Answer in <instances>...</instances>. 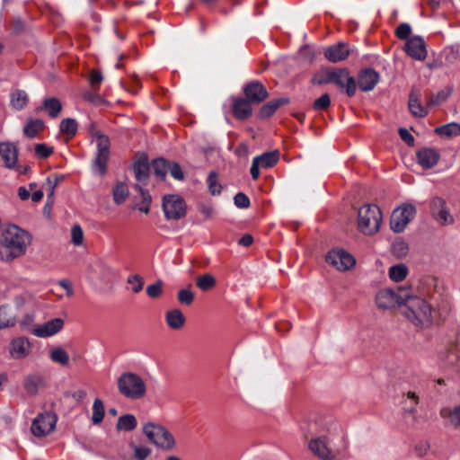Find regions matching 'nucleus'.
Returning <instances> with one entry per match:
<instances>
[{
    "label": "nucleus",
    "instance_id": "nucleus-1",
    "mask_svg": "<svg viewBox=\"0 0 460 460\" xmlns=\"http://www.w3.org/2000/svg\"><path fill=\"white\" fill-rule=\"evenodd\" d=\"M312 436L308 442L311 452L322 460L334 458L331 443L336 438H344L345 434L341 423L332 416L321 417L310 424Z\"/></svg>",
    "mask_w": 460,
    "mask_h": 460
},
{
    "label": "nucleus",
    "instance_id": "nucleus-2",
    "mask_svg": "<svg viewBox=\"0 0 460 460\" xmlns=\"http://www.w3.org/2000/svg\"><path fill=\"white\" fill-rule=\"evenodd\" d=\"M31 235L15 225L5 226L0 236V261L11 262L26 253Z\"/></svg>",
    "mask_w": 460,
    "mask_h": 460
},
{
    "label": "nucleus",
    "instance_id": "nucleus-3",
    "mask_svg": "<svg viewBox=\"0 0 460 460\" xmlns=\"http://www.w3.org/2000/svg\"><path fill=\"white\" fill-rule=\"evenodd\" d=\"M401 311L416 326L426 327L432 323L431 305L421 297L405 296Z\"/></svg>",
    "mask_w": 460,
    "mask_h": 460
},
{
    "label": "nucleus",
    "instance_id": "nucleus-4",
    "mask_svg": "<svg viewBox=\"0 0 460 460\" xmlns=\"http://www.w3.org/2000/svg\"><path fill=\"white\" fill-rule=\"evenodd\" d=\"M120 394L130 400H138L146 394V384L144 379L133 372H124L117 381Z\"/></svg>",
    "mask_w": 460,
    "mask_h": 460
},
{
    "label": "nucleus",
    "instance_id": "nucleus-5",
    "mask_svg": "<svg viewBox=\"0 0 460 460\" xmlns=\"http://www.w3.org/2000/svg\"><path fill=\"white\" fill-rule=\"evenodd\" d=\"M382 223V212L375 204H366L358 210V225L359 230L367 235L377 233Z\"/></svg>",
    "mask_w": 460,
    "mask_h": 460
},
{
    "label": "nucleus",
    "instance_id": "nucleus-6",
    "mask_svg": "<svg viewBox=\"0 0 460 460\" xmlns=\"http://www.w3.org/2000/svg\"><path fill=\"white\" fill-rule=\"evenodd\" d=\"M142 430L148 440L159 448L171 450L175 446L173 436L161 424L146 422L143 425Z\"/></svg>",
    "mask_w": 460,
    "mask_h": 460
},
{
    "label": "nucleus",
    "instance_id": "nucleus-7",
    "mask_svg": "<svg viewBox=\"0 0 460 460\" xmlns=\"http://www.w3.org/2000/svg\"><path fill=\"white\" fill-rule=\"evenodd\" d=\"M97 153L92 164V170L94 173L104 175L107 172V163L110 158V139L107 136L97 134Z\"/></svg>",
    "mask_w": 460,
    "mask_h": 460
},
{
    "label": "nucleus",
    "instance_id": "nucleus-8",
    "mask_svg": "<svg viewBox=\"0 0 460 460\" xmlns=\"http://www.w3.org/2000/svg\"><path fill=\"white\" fill-rule=\"evenodd\" d=\"M415 215L416 208L412 204L405 203L395 208L390 219L391 229L395 233H402Z\"/></svg>",
    "mask_w": 460,
    "mask_h": 460
},
{
    "label": "nucleus",
    "instance_id": "nucleus-9",
    "mask_svg": "<svg viewBox=\"0 0 460 460\" xmlns=\"http://www.w3.org/2000/svg\"><path fill=\"white\" fill-rule=\"evenodd\" d=\"M57 420L56 414L51 411L40 413L31 423V433L35 437H45L55 429Z\"/></svg>",
    "mask_w": 460,
    "mask_h": 460
},
{
    "label": "nucleus",
    "instance_id": "nucleus-10",
    "mask_svg": "<svg viewBox=\"0 0 460 460\" xmlns=\"http://www.w3.org/2000/svg\"><path fill=\"white\" fill-rule=\"evenodd\" d=\"M163 210L168 220H179L186 214V204L178 195H167L163 199Z\"/></svg>",
    "mask_w": 460,
    "mask_h": 460
},
{
    "label": "nucleus",
    "instance_id": "nucleus-11",
    "mask_svg": "<svg viewBox=\"0 0 460 460\" xmlns=\"http://www.w3.org/2000/svg\"><path fill=\"white\" fill-rule=\"evenodd\" d=\"M332 84L341 89H345L349 97H352L356 93L357 83L355 78L350 75L348 68H332Z\"/></svg>",
    "mask_w": 460,
    "mask_h": 460
},
{
    "label": "nucleus",
    "instance_id": "nucleus-12",
    "mask_svg": "<svg viewBox=\"0 0 460 460\" xmlns=\"http://www.w3.org/2000/svg\"><path fill=\"white\" fill-rule=\"evenodd\" d=\"M326 261L340 271H345L354 267V257L343 249H332L326 255Z\"/></svg>",
    "mask_w": 460,
    "mask_h": 460
},
{
    "label": "nucleus",
    "instance_id": "nucleus-13",
    "mask_svg": "<svg viewBox=\"0 0 460 460\" xmlns=\"http://www.w3.org/2000/svg\"><path fill=\"white\" fill-rule=\"evenodd\" d=\"M279 159L278 151L266 152L261 155H257L252 159L250 169L251 176L253 180L260 177V168L269 169L273 167Z\"/></svg>",
    "mask_w": 460,
    "mask_h": 460
},
{
    "label": "nucleus",
    "instance_id": "nucleus-14",
    "mask_svg": "<svg viewBox=\"0 0 460 460\" xmlns=\"http://www.w3.org/2000/svg\"><path fill=\"white\" fill-rule=\"evenodd\" d=\"M430 210L434 219L441 226L452 225L454 223V217L450 214L444 199L434 197L430 200Z\"/></svg>",
    "mask_w": 460,
    "mask_h": 460
},
{
    "label": "nucleus",
    "instance_id": "nucleus-15",
    "mask_svg": "<svg viewBox=\"0 0 460 460\" xmlns=\"http://www.w3.org/2000/svg\"><path fill=\"white\" fill-rule=\"evenodd\" d=\"M405 295L402 292H394L392 289H381L376 296V303L379 308L389 309L395 305L402 308Z\"/></svg>",
    "mask_w": 460,
    "mask_h": 460
},
{
    "label": "nucleus",
    "instance_id": "nucleus-16",
    "mask_svg": "<svg viewBox=\"0 0 460 460\" xmlns=\"http://www.w3.org/2000/svg\"><path fill=\"white\" fill-rule=\"evenodd\" d=\"M243 93L245 99L255 104L262 102L269 96L267 89L257 80L251 81L245 84Z\"/></svg>",
    "mask_w": 460,
    "mask_h": 460
},
{
    "label": "nucleus",
    "instance_id": "nucleus-17",
    "mask_svg": "<svg viewBox=\"0 0 460 460\" xmlns=\"http://www.w3.org/2000/svg\"><path fill=\"white\" fill-rule=\"evenodd\" d=\"M405 52L416 60H424L427 58V49L424 40L420 36L410 38L404 47Z\"/></svg>",
    "mask_w": 460,
    "mask_h": 460
},
{
    "label": "nucleus",
    "instance_id": "nucleus-18",
    "mask_svg": "<svg viewBox=\"0 0 460 460\" xmlns=\"http://www.w3.org/2000/svg\"><path fill=\"white\" fill-rule=\"evenodd\" d=\"M31 350V344L25 337H17L11 341L9 353L14 359L25 358Z\"/></svg>",
    "mask_w": 460,
    "mask_h": 460
},
{
    "label": "nucleus",
    "instance_id": "nucleus-19",
    "mask_svg": "<svg viewBox=\"0 0 460 460\" xmlns=\"http://www.w3.org/2000/svg\"><path fill=\"white\" fill-rule=\"evenodd\" d=\"M64 327V321L61 318H54L43 324L37 325L32 333L40 338H47L57 334Z\"/></svg>",
    "mask_w": 460,
    "mask_h": 460
},
{
    "label": "nucleus",
    "instance_id": "nucleus-20",
    "mask_svg": "<svg viewBox=\"0 0 460 460\" xmlns=\"http://www.w3.org/2000/svg\"><path fill=\"white\" fill-rule=\"evenodd\" d=\"M416 157L423 169H430L438 164L440 155L435 148L422 147L417 151Z\"/></svg>",
    "mask_w": 460,
    "mask_h": 460
},
{
    "label": "nucleus",
    "instance_id": "nucleus-21",
    "mask_svg": "<svg viewBox=\"0 0 460 460\" xmlns=\"http://www.w3.org/2000/svg\"><path fill=\"white\" fill-rule=\"evenodd\" d=\"M379 82V74L373 68L361 70L358 75V84L361 91H372Z\"/></svg>",
    "mask_w": 460,
    "mask_h": 460
},
{
    "label": "nucleus",
    "instance_id": "nucleus-22",
    "mask_svg": "<svg viewBox=\"0 0 460 460\" xmlns=\"http://www.w3.org/2000/svg\"><path fill=\"white\" fill-rule=\"evenodd\" d=\"M349 55V46L339 42L328 47L324 51V57L332 63H338L345 60Z\"/></svg>",
    "mask_w": 460,
    "mask_h": 460
},
{
    "label": "nucleus",
    "instance_id": "nucleus-23",
    "mask_svg": "<svg viewBox=\"0 0 460 460\" xmlns=\"http://www.w3.org/2000/svg\"><path fill=\"white\" fill-rule=\"evenodd\" d=\"M0 156L5 167L13 168L18 162L17 147L9 142L0 143Z\"/></svg>",
    "mask_w": 460,
    "mask_h": 460
},
{
    "label": "nucleus",
    "instance_id": "nucleus-24",
    "mask_svg": "<svg viewBox=\"0 0 460 460\" xmlns=\"http://www.w3.org/2000/svg\"><path fill=\"white\" fill-rule=\"evenodd\" d=\"M232 111L236 119L244 120L252 113V102L245 98H235L233 100Z\"/></svg>",
    "mask_w": 460,
    "mask_h": 460
},
{
    "label": "nucleus",
    "instance_id": "nucleus-25",
    "mask_svg": "<svg viewBox=\"0 0 460 460\" xmlns=\"http://www.w3.org/2000/svg\"><path fill=\"white\" fill-rule=\"evenodd\" d=\"M420 93L412 89L409 96V109L414 117L423 118L428 115V105L425 107L420 102Z\"/></svg>",
    "mask_w": 460,
    "mask_h": 460
},
{
    "label": "nucleus",
    "instance_id": "nucleus-26",
    "mask_svg": "<svg viewBox=\"0 0 460 460\" xmlns=\"http://www.w3.org/2000/svg\"><path fill=\"white\" fill-rule=\"evenodd\" d=\"M288 103H289V99L287 97L271 100L262 105L259 111V117L261 119H268L271 117L280 106Z\"/></svg>",
    "mask_w": 460,
    "mask_h": 460
},
{
    "label": "nucleus",
    "instance_id": "nucleus-27",
    "mask_svg": "<svg viewBox=\"0 0 460 460\" xmlns=\"http://www.w3.org/2000/svg\"><path fill=\"white\" fill-rule=\"evenodd\" d=\"M135 177L138 182L146 183L149 178V164L146 158L139 159L133 164Z\"/></svg>",
    "mask_w": 460,
    "mask_h": 460
},
{
    "label": "nucleus",
    "instance_id": "nucleus-28",
    "mask_svg": "<svg viewBox=\"0 0 460 460\" xmlns=\"http://www.w3.org/2000/svg\"><path fill=\"white\" fill-rule=\"evenodd\" d=\"M40 110H45L48 115L54 119L58 116L62 110V104L60 101L56 97L45 98L42 102V106L37 109V111Z\"/></svg>",
    "mask_w": 460,
    "mask_h": 460
},
{
    "label": "nucleus",
    "instance_id": "nucleus-29",
    "mask_svg": "<svg viewBox=\"0 0 460 460\" xmlns=\"http://www.w3.org/2000/svg\"><path fill=\"white\" fill-rule=\"evenodd\" d=\"M165 321L171 329L179 330L184 325L186 319L180 309H172L166 313Z\"/></svg>",
    "mask_w": 460,
    "mask_h": 460
},
{
    "label": "nucleus",
    "instance_id": "nucleus-30",
    "mask_svg": "<svg viewBox=\"0 0 460 460\" xmlns=\"http://www.w3.org/2000/svg\"><path fill=\"white\" fill-rule=\"evenodd\" d=\"M44 380L40 375L33 374L29 375L24 379V389L27 394L34 395L38 393L39 389L43 385Z\"/></svg>",
    "mask_w": 460,
    "mask_h": 460
},
{
    "label": "nucleus",
    "instance_id": "nucleus-31",
    "mask_svg": "<svg viewBox=\"0 0 460 460\" xmlns=\"http://www.w3.org/2000/svg\"><path fill=\"white\" fill-rule=\"evenodd\" d=\"M17 323L16 316L8 305L0 306V329L13 327Z\"/></svg>",
    "mask_w": 460,
    "mask_h": 460
},
{
    "label": "nucleus",
    "instance_id": "nucleus-32",
    "mask_svg": "<svg viewBox=\"0 0 460 460\" xmlns=\"http://www.w3.org/2000/svg\"><path fill=\"white\" fill-rule=\"evenodd\" d=\"M435 133L444 137H453L460 135V124L450 122L435 128Z\"/></svg>",
    "mask_w": 460,
    "mask_h": 460
},
{
    "label": "nucleus",
    "instance_id": "nucleus-33",
    "mask_svg": "<svg viewBox=\"0 0 460 460\" xmlns=\"http://www.w3.org/2000/svg\"><path fill=\"white\" fill-rule=\"evenodd\" d=\"M11 105L17 111L22 110L28 103V94L23 90H15L11 93Z\"/></svg>",
    "mask_w": 460,
    "mask_h": 460
},
{
    "label": "nucleus",
    "instance_id": "nucleus-34",
    "mask_svg": "<svg viewBox=\"0 0 460 460\" xmlns=\"http://www.w3.org/2000/svg\"><path fill=\"white\" fill-rule=\"evenodd\" d=\"M452 92H453V87L447 85L445 88H443L442 90H440L439 92H438L436 94H431L429 96V100L427 101L428 107L439 105V104L443 103L444 102H446L448 99V97L451 95Z\"/></svg>",
    "mask_w": 460,
    "mask_h": 460
},
{
    "label": "nucleus",
    "instance_id": "nucleus-35",
    "mask_svg": "<svg viewBox=\"0 0 460 460\" xmlns=\"http://www.w3.org/2000/svg\"><path fill=\"white\" fill-rule=\"evenodd\" d=\"M137 426V421L133 414H125L118 419L116 428L118 430L132 431Z\"/></svg>",
    "mask_w": 460,
    "mask_h": 460
},
{
    "label": "nucleus",
    "instance_id": "nucleus-36",
    "mask_svg": "<svg viewBox=\"0 0 460 460\" xmlns=\"http://www.w3.org/2000/svg\"><path fill=\"white\" fill-rule=\"evenodd\" d=\"M44 128V122L41 119H29L26 125L23 128V133L29 138H33L37 134L41 131Z\"/></svg>",
    "mask_w": 460,
    "mask_h": 460
},
{
    "label": "nucleus",
    "instance_id": "nucleus-37",
    "mask_svg": "<svg viewBox=\"0 0 460 460\" xmlns=\"http://www.w3.org/2000/svg\"><path fill=\"white\" fill-rule=\"evenodd\" d=\"M440 416L443 419H447L452 426L455 428L460 427V405L453 409L443 408L440 411Z\"/></svg>",
    "mask_w": 460,
    "mask_h": 460
},
{
    "label": "nucleus",
    "instance_id": "nucleus-38",
    "mask_svg": "<svg viewBox=\"0 0 460 460\" xmlns=\"http://www.w3.org/2000/svg\"><path fill=\"white\" fill-rule=\"evenodd\" d=\"M135 190H138L141 196V201L137 203V208L139 211L147 214L150 210V205L152 202V197L150 193L144 190L139 184L135 185Z\"/></svg>",
    "mask_w": 460,
    "mask_h": 460
},
{
    "label": "nucleus",
    "instance_id": "nucleus-39",
    "mask_svg": "<svg viewBox=\"0 0 460 460\" xmlns=\"http://www.w3.org/2000/svg\"><path fill=\"white\" fill-rule=\"evenodd\" d=\"M408 268L404 264H396L389 268V278L394 282L402 281L408 275Z\"/></svg>",
    "mask_w": 460,
    "mask_h": 460
},
{
    "label": "nucleus",
    "instance_id": "nucleus-40",
    "mask_svg": "<svg viewBox=\"0 0 460 460\" xmlns=\"http://www.w3.org/2000/svg\"><path fill=\"white\" fill-rule=\"evenodd\" d=\"M169 162L164 158H157L155 159L152 163V168L154 171V173L161 180L164 181L166 177L168 167H169Z\"/></svg>",
    "mask_w": 460,
    "mask_h": 460
},
{
    "label": "nucleus",
    "instance_id": "nucleus-41",
    "mask_svg": "<svg viewBox=\"0 0 460 460\" xmlns=\"http://www.w3.org/2000/svg\"><path fill=\"white\" fill-rule=\"evenodd\" d=\"M78 124L74 119H64L60 122V132L68 137H73L77 132Z\"/></svg>",
    "mask_w": 460,
    "mask_h": 460
},
{
    "label": "nucleus",
    "instance_id": "nucleus-42",
    "mask_svg": "<svg viewBox=\"0 0 460 460\" xmlns=\"http://www.w3.org/2000/svg\"><path fill=\"white\" fill-rule=\"evenodd\" d=\"M128 188L124 182H118L113 188L112 194L114 202L118 205L122 204L128 196Z\"/></svg>",
    "mask_w": 460,
    "mask_h": 460
},
{
    "label": "nucleus",
    "instance_id": "nucleus-43",
    "mask_svg": "<svg viewBox=\"0 0 460 460\" xmlns=\"http://www.w3.org/2000/svg\"><path fill=\"white\" fill-rule=\"evenodd\" d=\"M49 358L53 362L66 366L69 362L67 352L61 347H55L49 352Z\"/></svg>",
    "mask_w": 460,
    "mask_h": 460
},
{
    "label": "nucleus",
    "instance_id": "nucleus-44",
    "mask_svg": "<svg viewBox=\"0 0 460 460\" xmlns=\"http://www.w3.org/2000/svg\"><path fill=\"white\" fill-rule=\"evenodd\" d=\"M332 67L321 69L312 78V83L317 85L332 84Z\"/></svg>",
    "mask_w": 460,
    "mask_h": 460
},
{
    "label": "nucleus",
    "instance_id": "nucleus-45",
    "mask_svg": "<svg viewBox=\"0 0 460 460\" xmlns=\"http://www.w3.org/2000/svg\"><path fill=\"white\" fill-rule=\"evenodd\" d=\"M105 411L102 401L100 398H95L93 404V416L92 421L93 424H100L104 418Z\"/></svg>",
    "mask_w": 460,
    "mask_h": 460
},
{
    "label": "nucleus",
    "instance_id": "nucleus-46",
    "mask_svg": "<svg viewBox=\"0 0 460 460\" xmlns=\"http://www.w3.org/2000/svg\"><path fill=\"white\" fill-rule=\"evenodd\" d=\"M196 285L202 291H208L216 286V279L209 273L203 274L197 278Z\"/></svg>",
    "mask_w": 460,
    "mask_h": 460
},
{
    "label": "nucleus",
    "instance_id": "nucleus-47",
    "mask_svg": "<svg viewBox=\"0 0 460 460\" xmlns=\"http://www.w3.org/2000/svg\"><path fill=\"white\" fill-rule=\"evenodd\" d=\"M409 252L408 243L402 238L395 239L392 243V252L397 258H403Z\"/></svg>",
    "mask_w": 460,
    "mask_h": 460
},
{
    "label": "nucleus",
    "instance_id": "nucleus-48",
    "mask_svg": "<svg viewBox=\"0 0 460 460\" xmlns=\"http://www.w3.org/2000/svg\"><path fill=\"white\" fill-rule=\"evenodd\" d=\"M127 283L133 293H139L144 288V279L139 274H131L128 277Z\"/></svg>",
    "mask_w": 460,
    "mask_h": 460
},
{
    "label": "nucleus",
    "instance_id": "nucleus-49",
    "mask_svg": "<svg viewBox=\"0 0 460 460\" xmlns=\"http://www.w3.org/2000/svg\"><path fill=\"white\" fill-rule=\"evenodd\" d=\"M207 183L208 190L212 195H218L221 193L222 186L217 181V173L216 172H211L208 174Z\"/></svg>",
    "mask_w": 460,
    "mask_h": 460
},
{
    "label": "nucleus",
    "instance_id": "nucleus-50",
    "mask_svg": "<svg viewBox=\"0 0 460 460\" xmlns=\"http://www.w3.org/2000/svg\"><path fill=\"white\" fill-rule=\"evenodd\" d=\"M130 448L134 452L136 460H146L151 455V449L146 446H138L134 443L129 444Z\"/></svg>",
    "mask_w": 460,
    "mask_h": 460
},
{
    "label": "nucleus",
    "instance_id": "nucleus-51",
    "mask_svg": "<svg viewBox=\"0 0 460 460\" xmlns=\"http://www.w3.org/2000/svg\"><path fill=\"white\" fill-rule=\"evenodd\" d=\"M331 105V98L328 93H323L322 96L317 98L314 103L313 108L315 111H325Z\"/></svg>",
    "mask_w": 460,
    "mask_h": 460
},
{
    "label": "nucleus",
    "instance_id": "nucleus-52",
    "mask_svg": "<svg viewBox=\"0 0 460 460\" xmlns=\"http://www.w3.org/2000/svg\"><path fill=\"white\" fill-rule=\"evenodd\" d=\"M177 298L181 304L190 305L194 300V294L191 290L183 288L178 292Z\"/></svg>",
    "mask_w": 460,
    "mask_h": 460
},
{
    "label": "nucleus",
    "instance_id": "nucleus-53",
    "mask_svg": "<svg viewBox=\"0 0 460 460\" xmlns=\"http://www.w3.org/2000/svg\"><path fill=\"white\" fill-rule=\"evenodd\" d=\"M163 293V281L158 280L154 284L147 286L146 294L151 298H157Z\"/></svg>",
    "mask_w": 460,
    "mask_h": 460
},
{
    "label": "nucleus",
    "instance_id": "nucleus-54",
    "mask_svg": "<svg viewBox=\"0 0 460 460\" xmlns=\"http://www.w3.org/2000/svg\"><path fill=\"white\" fill-rule=\"evenodd\" d=\"M71 241L76 246L81 245L83 243L84 233L80 226L75 225L72 227Z\"/></svg>",
    "mask_w": 460,
    "mask_h": 460
},
{
    "label": "nucleus",
    "instance_id": "nucleus-55",
    "mask_svg": "<svg viewBox=\"0 0 460 460\" xmlns=\"http://www.w3.org/2000/svg\"><path fill=\"white\" fill-rule=\"evenodd\" d=\"M35 155L40 158H48L53 154V148L46 144H37L34 147Z\"/></svg>",
    "mask_w": 460,
    "mask_h": 460
},
{
    "label": "nucleus",
    "instance_id": "nucleus-56",
    "mask_svg": "<svg viewBox=\"0 0 460 460\" xmlns=\"http://www.w3.org/2000/svg\"><path fill=\"white\" fill-rule=\"evenodd\" d=\"M168 172L175 180L182 181L184 179V173L181 166L175 162H169Z\"/></svg>",
    "mask_w": 460,
    "mask_h": 460
},
{
    "label": "nucleus",
    "instance_id": "nucleus-57",
    "mask_svg": "<svg viewBox=\"0 0 460 460\" xmlns=\"http://www.w3.org/2000/svg\"><path fill=\"white\" fill-rule=\"evenodd\" d=\"M411 33V28L408 23H401L395 30V35L400 40H407Z\"/></svg>",
    "mask_w": 460,
    "mask_h": 460
},
{
    "label": "nucleus",
    "instance_id": "nucleus-58",
    "mask_svg": "<svg viewBox=\"0 0 460 460\" xmlns=\"http://www.w3.org/2000/svg\"><path fill=\"white\" fill-rule=\"evenodd\" d=\"M234 205L239 208H247L251 202L248 196L243 192H238L234 198Z\"/></svg>",
    "mask_w": 460,
    "mask_h": 460
},
{
    "label": "nucleus",
    "instance_id": "nucleus-59",
    "mask_svg": "<svg viewBox=\"0 0 460 460\" xmlns=\"http://www.w3.org/2000/svg\"><path fill=\"white\" fill-rule=\"evenodd\" d=\"M102 79H103V77L100 71H98V70L92 71L91 75H90V79H89L92 88L94 90H98L100 87V84L102 82Z\"/></svg>",
    "mask_w": 460,
    "mask_h": 460
},
{
    "label": "nucleus",
    "instance_id": "nucleus-60",
    "mask_svg": "<svg viewBox=\"0 0 460 460\" xmlns=\"http://www.w3.org/2000/svg\"><path fill=\"white\" fill-rule=\"evenodd\" d=\"M64 179L63 175H52L47 178V184L50 189V192L49 196H52L54 194L55 188L59 184V182Z\"/></svg>",
    "mask_w": 460,
    "mask_h": 460
},
{
    "label": "nucleus",
    "instance_id": "nucleus-61",
    "mask_svg": "<svg viewBox=\"0 0 460 460\" xmlns=\"http://www.w3.org/2000/svg\"><path fill=\"white\" fill-rule=\"evenodd\" d=\"M407 398L411 401L412 405L406 408L405 411L410 414H415L416 413V405L419 402V397L414 392H408Z\"/></svg>",
    "mask_w": 460,
    "mask_h": 460
},
{
    "label": "nucleus",
    "instance_id": "nucleus-62",
    "mask_svg": "<svg viewBox=\"0 0 460 460\" xmlns=\"http://www.w3.org/2000/svg\"><path fill=\"white\" fill-rule=\"evenodd\" d=\"M399 136L407 145H413L414 137L406 128H401L399 129Z\"/></svg>",
    "mask_w": 460,
    "mask_h": 460
},
{
    "label": "nucleus",
    "instance_id": "nucleus-63",
    "mask_svg": "<svg viewBox=\"0 0 460 460\" xmlns=\"http://www.w3.org/2000/svg\"><path fill=\"white\" fill-rule=\"evenodd\" d=\"M429 448V445L427 442H420L416 445L415 451L419 456H423L428 453Z\"/></svg>",
    "mask_w": 460,
    "mask_h": 460
},
{
    "label": "nucleus",
    "instance_id": "nucleus-64",
    "mask_svg": "<svg viewBox=\"0 0 460 460\" xmlns=\"http://www.w3.org/2000/svg\"><path fill=\"white\" fill-rule=\"evenodd\" d=\"M252 243H253V237L250 234H245L238 241V244L244 246V247L250 246Z\"/></svg>",
    "mask_w": 460,
    "mask_h": 460
}]
</instances>
